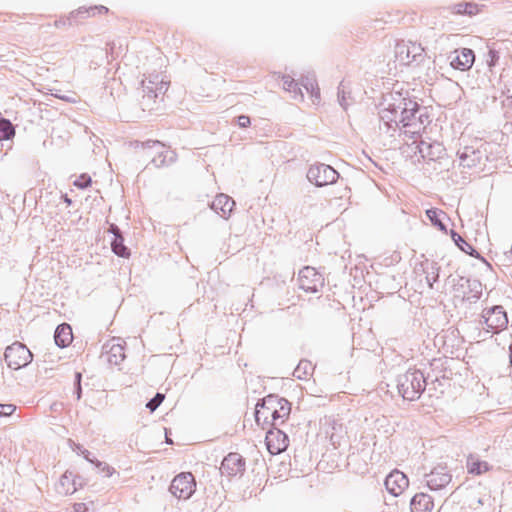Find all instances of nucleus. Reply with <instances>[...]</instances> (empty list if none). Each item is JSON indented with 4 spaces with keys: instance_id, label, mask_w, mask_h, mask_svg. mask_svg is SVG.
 <instances>
[{
    "instance_id": "1",
    "label": "nucleus",
    "mask_w": 512,
    "mask_h": 512,
    "mask_svg": "<svg viewBox=\"0 0 512 512\" xmlns=\"http://www.w3.org/2000/svg\"><path fill=\"white\" fill-rule=\"evenodd\" d=\"M379 130L389 137L397 133L413 138L425 131L431 117L425 106L400 92L387 94L380 105Z\"/></svg>"
},
{
    "instance_id": "2",
    "label": "nucleus",
    "mask_w": 512,
    "mask_h": 512,
    "mask_svg": "<svg viewBox=\"0 0 512 512\" xmlns=\"http://www.w3.org/2000/svg\"><path fill=\"white\" fill-rule=\"evenodd\" d=\"M426 387V379L420 370L409 369L398 378L397 388L402 397L413 401L420 397Z\"/></svg>"
},
{
    "instance_id": "3",
    "label": "nucleus",
    "mask_w": 512,
    "mask_h": 512,
    "mask_svg": "<svg viewBox=\"0 0 512 512\" xmlns=\"http://www.w3.org/2000/svg\"><path fill=\"white\" fill-rule=\"evenodd\" d=\"M139 147V144L137 145ZM144 156L151 158L150 163L156 168H161L174 163L177 159V154L174 150L166 147L163 143L154 140H148L140 143Z\"/></svg>"
},
{
    "instance_id": "4",
    "label": "nucleus",
    "mask_w": 512,
    "mask_h": 512,
    "mask_svg": "<svg viewBox=\"0 0 512 512\" xmlns=\"http://www.w3.org/2000/svg\"><path fill=\"white\" fill-rule=\"evenodd\" d=\"M169 82L159 74H151L142 80V100L140 102L142 109L151 111L154 109L156 99L163 95L168 89Z\"/></svg>"
},
{
    "instance_id": "5",
    "label": "nucleus",
    "mask_w": 512,
    "mask_h": 512,
    "mask_svg": "<svg viewBox=\"0 0 512 512\" xmlns=\"http://www.w3.org/2000/svg\"><path fill=\"white\" fill-rule=\"evenodd\" d=\"M395 58L401 65L412 63L420 64L427 56L425 48L420 43L412 41H400L395 45Z\"/></svg>"
},
{
    "instance_id": "6",
    "label": "nucleus",
    "mask_w": 512,
    "mask_h": 512,
    "mask_svg": "<svg viewBox=\"0 0 512 512\" xmlns=\"http://www.w3.org/2000/svg\"><path fill=\"white\" fill-rule=\"evenodd\" d=\"M454 297L461 301L476 302L482 295V285L476 279L459 277L454 279Z\"/></svg>"
},
{
    "instance_id": "7",
    "label": "nucleus",
    "mask_w": 512,
    "mask_h": 512,
    "mask_svg": "<svg viewBox=\"0 0 512 512\" xmlns=\"http://www.w3.org/2000/svg\"><path fill=\"white\" fill-rule=\"evenodd\" d=\"M411 146H414L411 148L414 150L415 155L419 154V158L426 163L438 162L446 155L445 147L438 141L421 139L419 142L414 141Z\"/></svg>"
},
{
    "instance_id": "8",
    "label": "nucleus",
    "mask_w": 512,
    "mask_h": 512,
    "mask_svg": "<svg viewBox=\"0 0 512 512\" xmlns=\"http://www.w3.org/2000/svg\"><path fill=\"white\" fill-rule=\"evenodd\" d=\"M339 177V173L332 166L324 163L313 164L307 171L308 181L316 187L334 184Z\"/></svg>"
},
{
    "instance_id": "9",
    "label": "nucleus",
    "mask_w": 512,
    "mask_h": 512,
    "mask_svg": "<svg viewBox=\"0 0 512 512\" xmlns=\"http://www.w3.org/2000/svg\"><path fill=\"white\" fill-rule=\"evenodd\" d=\"M261 407L264 410H269L274 426L283 423L291 411V404L288 400L276 395L265 397L261 402Z\"/></svg>"
},
{
    "instance_id": "10",
    "label": "nucleus",
    "mask_w": 512,
    "mask_h": 512,
    "mask_svg": "<svg viewBox=\"0 0 512 512\" xmlns=\"http://www.w3.org/2000/svg\"><path fill=\"white\" fill-rule=\"evenodd\" d=\"M4 357L8 367L14 370L27 366L33 359L31 351L20 342H15L8 346Z\"/></svg>"
},
{
    "instance_id": "11",
    "label": "nucleus",
    "mask_w": 512,
    "mask_h": 512,
    "mask_svg": "<svg viewBox=\"0 0 512 512\" xmlns=\"http://www.w3.org/2000/svg\"><path fill=\"white\" fill-rule=\"evenodd\" d=\"M482 319L484 324L483 328L491 333H499L508 325L507 313L500 305L484 309Z\"/></svg>"
},
{
    "instance_id": "12",
    "label": "nucleus",
    "mask_w": 512,
    "mask_h": 512,
    "mask_svg": "<svg viewBox=\"0 0 512 512\" xmlns=\"http://www.w3.org/2000/svg\"><path fill=\"white\" fill-rule=\"evenodd\" d=\"M196 482L190 472H183L175 476L170 484V493L179 500L189 499L195 492Z\"/></svg>"
},
{
    "instance_id": "13",
    "label": "nucleus",
    "mask_w": 512,
    "mask_h": 512,
    "mask_svg": "<svg viewBox=\"0 0 512 512\" xmlns=\"http://www.w3.org/2000/svg\"><path fill=\"white\" fill-rule=\"evenodd\" d=\"M298 283L302 290L315 293L324 286V278L315 268L307 266L300 270Z\"/></svg>"
},
{
    "instance_id": "14",
    "label": "nucleus",
    "mask_w": 512,
    "mask_h": 512,
    "mask_svg": "<svg viewBox=\"0 0 512 512\" xmlns=\"http://www.w3.org/2000/svg\"><path fill=\"white\" fill-rule=\"evenodd\" d=\"M457 156L459 159V166L467 169L479 167L484 159L487 158L484 150L479 147L465 146L458 150Z\"/></svg>"
},
{
    "instance_id": "15",
    "label": "nucleus",
    "mask_w": 512,
    "mask_h": 512,
    "mask_svg": "<svg viewBox=\"0 0 512 512\" xmlns=\"http://www.w3.org/2000/svg\"><path fill=\"white\" fill-rule=\"evenodd\" d=\"M426 486L437 491L445 488L452 480V476L446 466L437 465L429 473L424 475Z\"/></svg>"
},
{
    "instance_id": "16",
    "label": "nucleus",
    "mask_w": 512,
    "mask_h": 512,
    "mask_svg": "<svg viewBox=\"0 0 512 512\" xmlns=\"http://www.w3.org/2000/svg\"><path fill=\"white\" fill-rule=\"evenodd\" d=\"M448 60L452 68L467 71L472 67L475 61V54L473 50L469 48L457 49L448 55Z\"/></svg>"
},
{
    "instance_id": "17",
    "label": "nucleus",
    "mask_w": 512,
    "mask_h": 512,
    "mask_svg": "<svg viewBox=\"0 0 512 512\" xmlns=\"http://www.w3.org/2000/svg\"><path fill=\"white\" fill-rule=\"evenodd\" d=\"M220 471L229 477L242 475L245 471V461L238 453H229L222 461Z\"/></svg>"
},
{
    "instance_id": "18",
    "label": "nucleus",
    "mask_w": 512,
    "mask_h": 512,
    "mask_svg": "<svg viewBox=\"0 0 512 512\" xmlns=\"http://www.w3.org/2000/svg\"><path fill=\"white\" fill-rule=\"evenodd\" d=\"M408 485L407 476L399 470H393L385 479V487L393 496L401 495Z\"/></svg>"
},
{
    "instance_id": "19",
    "label": "nucleus",
    "mask_w": 512,
    "mask_h": 512,
    "mask_svg": "<svg viewBox=\"0 0 512 512\" xmlns=\"http://www.w3.org/2000/svg\"><path fill=\"white\" fill-rule=\"evenodd\" d=\"M265 441L268 451L273 455L281 453L288 447V437L279 429L268 431Z\"/></svg>"
},
{
    "instance_id": "20",
    "label": "nucleus",
    "mask_w": 512,
    "mask_h": 512,
    "mask_svg": "<svg viewBox=\"0 0 512 512\" xmlns=\"http://www.w3.org/2000/svg\"><path fill=\"white\" fill-rule=\"evenodd\" d=\"M235 201L229 194H216L211 202V208L223 218H228L233 211Z\"/></svg>"
},
{
    "instance_id": "21",
    "label": "nucleus",
    "mask_w": 512,
    "mask_h": 512,
    "mask_svg": "<svg viewBox=\"0 0 512 512\" xmlns=\"http://www.w3.org/2000/svg\"><path fill=\"white\" fill-rule=\"evenodd\" d=\"M106 360L111 365H119L125 359L124 346L120 339H112L106 346Z\"/></svg>"
},
{
    "instance_id": "22",
    "label": "nucleus",
    "mask_w": 512,
    "mask_h": 512,
    "mask_svg": "<svg viewBox=\"0 0 512 512\" xmlns=\"http://www.w3.org/2000/svg\"><path fill=\"white\" fill-rule=\"evenodd\" d=\"M433 507L432 498L425 493L416 494L410 502L411 512H431Z\"/></svg>"
},
{
    "instance_id": "23",
    "label": "nucleus",
    "mask_w": 512,
    "mask_h": 512,
    "mask_svg": "<svg viewBox=\"0 0 512 512\" xmlns=\"http://www.w3.org/2000/svg\"><path fill=\"white\" fill-rule=\"evenodd\" d=\"M73 340L72 329L69 324H60L54 334L55 344L60 348L67 347Z\"/></svg>"
},
{
    "instance_id": "24",
    "label": "nucleus",
    "mask_w": 512,
    "mask_h": 512,
    "mask_svg": "<svg viewBox=\"0 0 512 512\" xmlns=\"http://www.w3.org/2000/svg\"><path fill=\"white\" fill-rule=\"evenodd\" d=\"M466 466L468 473L473 475H481L490 468L486 461L480 460V458L475 455H469Z\"/></svg>"
},
{
    "instance_id": "25",
    "label": "nucleus",
    "mask_w": 512,
    "mask_h": 512,
    "mask_svg": "<svg viewBox=\"0 0 512 512\" xmlns=\"http://www.w3.org/2000/svg\"><path fill=\"white\" fill-rule=\"evenodd\" d=\"M77 490L76 482L71 472H66L62 475L57 485V491L60 494L69 495Z\"/></svg>"
},
{
    "instance_id": "26",
    "label": "nucleus",
    "mask_w": 512,
    "mask_h": 512,
    "mask_svg": "<svg viewBox=\"0 0 512 512\" xmlns=\"http://www.w3.org/2000/svg\"><path fill=\"white\" fill-rule=\"evenodd\" d=\"M330 441L334 447H338L341 445L344 436L346 434L345 428L341 423L337 421H333L331 423V432H328Z\"/></svg>"
},
{
    "instance_id": "27",
    "label": "nucleus",
    "mask_w": 512,
    "mask_h": 512,
    "mask_svg": "<svg viewBox=\"0 0 512 512\" xmlns=\"http://www.w3.org/2000/svg\"><path fill=\"white\" fill-rule=\"evenodd\" d=\"M301 85L305 88L307 93L311 95L312 98H315L316 100L320 99V90L313 75L302 77Z\"/></svg>"
},
{
    "instance_id": "28",
    "label": "nucleus",
    "mask_w": 512,
    "mask_h": 512,
    "mask_svg": "<svg viewBox=\"0 0 512 512\" xmlns=\"http://www.w3.org/2000/svg\"><path fill=\"white\" fill-rule=\"evenodd\" d=\"M451 237L454 240L455 244L466 254L470 256H474L479 258V253L474 249V247L466 242L459 234H457L455 231H451Z\"/></svg>"
},
{
    "instance_id": "29",
    "label": "nucleus",
    "mask_w": 512,
    "mask_h": 512,
    "mask_svg": "<svg viewBox=\"0 0 512 512\" xmlns=\"http://www.w3.org/2000/svg\"><path fill=\"white\" fill-rule=\"evenodd\" d=\"M282 80L283 87L286 91L292 93L295 99H303V93L301 91V88L299 87V84L295 82V80L291 76L283 75Z\"/></svg>"
},
{
    "instance_id": "30",
    "label": "nucleus",
    "mask_w": 512,
    "mask_h": 512,
    "mask_svg": "<svg viewBox=\"0 0 512 512\" xmlns=\"http://www.w3.org/2000/svg\"><path fill=\"white\" fill-rule=\"evenodd\" d=\"M314 370L312 363L308 360H301L295 368L293 375L298 379H305Z\"/></svg>"
},
{
    "instance_id": "31",
    "label": "nucleus",
    "mask_w": 512,
    "mask_h": 512,
    "mask_svg": "<svg viewBox=\"0 0 512 512\" xmlns=\"http://www.w3.org/2000/svg\"><path fill=\"white\" fill-rule=\"evenodd\" d=\"M112 251L120 256V257H128L129 256V250L124 245V239L121 234H116V237H114L112 243H111Z\"/></svg>"
},
{
    "instance_id": "32",
    "label": "nucleus",
    "mask_w": 512,
    "mask_h": 512,
    "mask_svg": "<svg viewBox=\"0 0 512 512\" xmlns=\"http://www.w3.org/2000/svg\"><path fill=\"white\" fill-rule=\"evenodd\" d=\"M15 136V127L5 118L0 119V140H9Z\"/></svg>"
},
{
    "instance_id": "33",
    "label": "nucleus",
    "mask_w": 512,
    "mask_h": 512,
    "mask_svg": "<svg viewBox=\"0 0 512 512\" xmlns=\"http://www.w3.org/2000/svg\"><path fill=\"white\" fill-rule=\"evenodd\" d=\"M439 267L437 263L432 262L426 266L424 269V272L426 273V282L430 288H433V284L438 280L439 278Z\"/></svg>"
},
{
    "instance_id": "34",
    "label": "nucleus",
    "mask_w": 512,
    "mask_h": 512,
    "mask_svg": "<svg viewBox=\"0 0 512 512\" xmlns=\"http://www.w3.org/2000/svg\"><path fill=\"white\" fill-rule=\"evenodd\" d=\"M441 214H444V213L435 208H431L426 211V215L429 218V220L432 222V224L434 226L438 227L441 231H446V226L440 219Z\"/></svg>"
},
{
    "instance_id": "35",
    "label": "nucleus",
    "mask_w": 512,
    "mask_h": 512,
    "mask_svg": "<svg viewBox=\"0 0 512 512\" xmlns=\"http://www.w3.org/2000/svg\"><path fill=\"white\" fill-rule=\"evenodd\" d=\"M70 179L72 180L73 185L78 189H86L88 186L93 184L91 176L86 173L79 176H72Z\"/></svg>"
},
{
    "instance_id": "36",
    "label": "nucleus",
    "mask_w": 512,
    "mask_h": 512,
    "mask_svg": "<svg viewBox=\"0 0 512 512\" xmlns=\"http://www.w3.org/2000/svg\"><path fill=\"white\" fill-rule=\"evenodd\" d=\"M349 92L346 91V85L344 82H341L338 86V101H339V104L341 105V107L343 109H347L348 106L350 105L348 99L350 98L349 96Z\"/></svg>"
},
{
    "instance_id": "37",
    "label": "nucleus",
    "mask_w": 512,
    "mask_h": 512,
    "mask_svg": "<svg viewBox=\"0 0 512 512\" xmlns=\"http://www.w3.org/2000/svg\"><path fill=\"white\" fill-rule=\"evenodd\" d=\"M456 7L460 14L474 15L477 12V6L472 3H460Z\"/></svg>"
},
{
    "instance_id": "38",
    "label": "nucleus",
    "mask_w": 512,
    "mask_h": 512,
    "mask_svg": "<svg viewBox=\"0 0 512 512\" xmlns=\"http://www.w3.org/2000/svg\"><path fill=\"white\" fill-rule=\"evenodd\" d=\"M499 58V52L495 49L490 48L486 55V63L489 66V68L494 67L498 63Z\"/></svg>"
},
{
    "instance_id": "39",
    "label": "nucleus",
    "mask_w": 512,
    "mask_h": 512,
    "mask_svg": "<svg viewBox=\"0 0 512 512\" xmlns=\"http://www.w3.org/2000/svg\"><path fill=\"white\" fill-rule=\"evenodd\" d=\"M165 395L162 393H157L154 398H152L146 405V407L151 411H155L159 405L163 402Z\"/></svg>"
},
{
    "instance_id": "40",
    "label": "nucleus",
    "mask_w": 512,
    "mask_h": 512,
    "mask_svg": "<svg viewBox=\"0 0 512 512\" xmlns=\"http://www.w3.org/2000/svg\"><path fill=\"white\" fill-rule=\"evenodd\" d=\"M261 417L264 418V421L268 419V417H271L269 410H264V408L261 407V403H258L256 405V411H255V419L257 423H260Z\"/></svg>"
},
{
    "instance_id": "41",
    "label": "nucleus",
    "mask_w": 512,
    "mask_h": 512,
    "mask_svg": "<svg viewBox=\"0 0 512 512\" xmlns=\"http://www.w3.org/2000/svg\"><path fill=\"white\" fill-rule=\"evenodd\" d=\"M95 11H98V13H107L108 8L105 6H94V7H90L89 9L80 8L77 13L78 14H82V13L90 14L92 12V14L94 15Z\"/></svg>"
},
{
    "instance_id": "42",
    "label": "nucleus",
    "mask_w": 512,
    "mask_h": 512,
    "mask_svg": "<svg viewBox=\"0 0 512 512\" xmlns=\"http://www.w3.org/2000/svg\"><path fill=\"white\" fill-rule=\"evenodd\" d=\"M16 407L12 404H0V418L10 416Z\"/></svg>"
},
{
    "instance_id": "43",
    "label": "nucleus",
    "mask_w": 512,
    "mask_h": 512,
    "mask_svg": "<svg viewBox=\"0 0 512 512\" xmlns=\"http://www.w3.org/2000/svg\"><path fill=\"white\" fill-rule=\"evenodd\" d=\"M96 464V467L101 471V472H105L106 473V476L107 477H110L113 472H114V469L111 468L108 464L104 463V462H100V461H96L94 462Z\"/></svg>"
},
{
    "instance_id": "44",
    "label": "nucleus",
    "mask_w": 512,
    "mask_h": 512,
    "mask_svg": "<svg viewBox=\"0 0 512 512\" xmlns=\"http://www.w3.org/2000/svg\"><path fill=\"white\" fill-rule=\"evenodd\" d=\"M81 378H82L81 373L77 372L75 374V393H76L77 400H79L81 398V393H82Z\"/></svg>"
},
{
    "instance_id": "45",
    "label": "nucleus",
    "mask_w": 512,
    "mask_h": 512,
    "mask_svg": "<svg viewBox=\"0 0 512 512\" xmlns=\"http://www.w3.org/2000/svg\"><path fill=\"white\" fill-rule=\"evenodd\" d=\"M237 123L239 127L246 128L251 124L250 117L247 115H240L237 118Z\"/></svg>"
},
{
    "instance_id": "46",
    "label": "nucleus",
    "mask_w": 512,
    "mask_h": 512,
    "mask_svg": "<svg viewBox=\"0 0 512 512\" xmlns=\"http://www.w3.org/2000/svg\"><path fill=\"white\" fill-rule=\"evenodd\" d=\"M76 451H77V453H79V454L83 455V457H84L87 461H89V462H91V463H94V462H95V459H93V458H91V457H90V456H91V453H90L88 450L84 449L83 447H81V446H79V445H78V446L76 447Z\"/></svg>"
},
{
    "instance_id": "47",
    "label": "nucleus",
    "mask_w": 512,
    "mask_h": 512,
    "mask_svg": "<svg viewBox=\"0 0 512 512\" xmlns=\"http://www.w3.org/2000/svg\"><path fill=\"white\" fill-rule=\"evenodd\" d=\"M73 512H90V508L85 503H76L73 506Z\"/></svg>"
},
{
    "instance_id": "48",
    "label": "nucleus",
    "mask_w": 512,
    "mask_h": 512,
    "mask_svg": "<svg viewBox=\"0 0 512 512\" xmlns=\"http://www.w3.org/2000/svg\"><path fill=\"white\" fill-rule=\"evenodd\" d=\"M484 504V500L482 498L473 499L470 503V507L473 509H477L478 506H481Z\"/></svg>"
},
{
    "instance_id": "49",
    "label": "nucleus",
    "mask_w": 512,
    "mask_h": 512,
    "mask_svg": "<svg viewBox=\"0 0 512 512\" xmlns=\"http://www.w3.org/2000/svg\"><path fill=\"white\" fill-rule=\"evenodd\" d=\"M109 231L114 234V237H116V234H121L120 229L115 224L110 226Z\"/></svg>"
},
{
    "instance_id": "50",
    "label": "nucleus",
    "mask_w": 512,
    "mask_h": 512,
    "mask_svg": "<svg viewBox=\"0 0 512 512\" xmlns=\"http://www.w3.org/2000/svg\"><path fill=\"white\" fill-rule=\"evenodd\" d=\"M52 95H54V96H55V97H57V98H60V99L66 100V101H70V98H69V97H65V96L59 95V94H57V93H52Z\"/></svg>"
},
{
    "instance_id": "51",
    "label": "nucleus",
    "mask_w": 512,
    "mask_h": 512,
    "mask_svg": "<svg viewBox=\"0 0 512 512\" xmlns=\"http://www.w3.org/2000/svg\"><path fill=\"white\" fill-rule=\"evenodd\" d=\"M61 199H63L67 204H71V200L67 197V194H63Z\"/></svg>"
},
{
    "instance_id": "52",
    "label": "nucleus",
    "mask_w": 512,
    "mask_h": 512,
    "mask_svg": "<svg viewBox=\"0 0 512 512\" xmlns=\"http://www.w3.org/2000/svg\"><path fill=\"white\" fill-rule=\"evenodd\" d=\"M510 362H511V365H512V346L510 347Z\"/></svg>"
},
{
    "instance_id": "53",
    "label": "nucleus",
    "mask_w": 512,
    "mask_h": 512,
    "mask_svg": "<svg viewBox=\"0 0 512 512\" xmlns=\"http://www.w3.org/2000/svg\"><path fill=\"white\" fill-rule=\"evenodd\" d=\"M96 190V193H99L100 192V189L99 188H95Z\"/></svg>"
}]
</instances>
